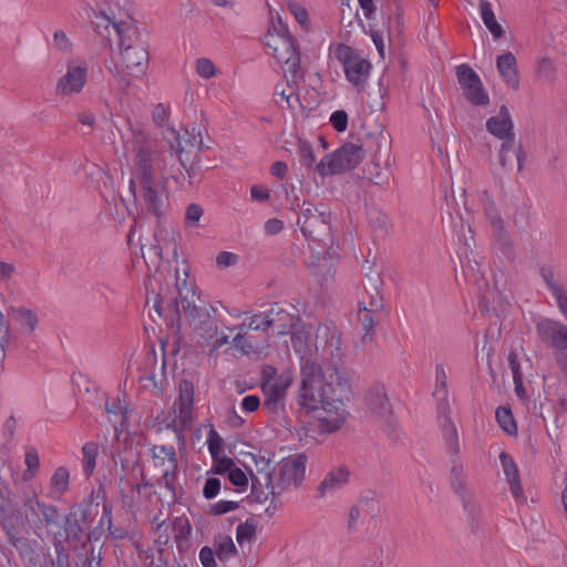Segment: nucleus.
<instances>
[{
  "instance_id": "49530a36",
  "label": "nucleus",
  "mask_w": 567,
  "mask_h": 567,
  "mask_svg": "<svg viewBox=\"0 0 567 567\" xmlns=\"http://www.w3.org/2000/svg\"><path fill=\"white\" fill-rule=\"evenodd\" d=\"M298 154L302 166L308 169H316V157L313 154V147L310 143L300 141L298 144Z\"/></svg>"
},
{
  "instance_id": "c03bdc74",
  "label": "nucleus",
  "mask_w": 567,
  "mask_h": 567,
  "mask_svg": "<svg viewBox=\"0 0 567 567\" xmlns=\"http://www.w3.org/2000/svg\"><path fill=\"white\" fill-rule=\"evenodd\" d=\"M159 236H162V233L155 235V237H154L155 244H150L148 246H146V245L141 246L142 256L146 262H147V259H150L153 264L164 259V256L162 255V250H161Z\"/></svg>"
},
{
  "instance_id": "a19ab883",
  "label": "nucleus",
  "mask_w": 567,
  "mask_h": 567,
  "mask_svg": "<svg viewBox=\"0 0 567 567\" xmlns=\"http://www.w3.org/2000/svg\"><path fill=\"white\" fill-rule=\"evenodd\" d=\"M496 420L501 427L508 434L516 433L517 426L514 421L512 411L507 408L499 406L495 412Z\"/></svg>"
},
{
  "instance_id": "ddd939ff",
  "label": "nucleus",
  "mask_w": 567,
  "mask_h": 567,
  "mask_svg": "<svg viewBox=\"0 0 567 567\" xmlns=\"http://www.w3.org/2000/svg\"><path fill=\"white\" fill-rule=\"evenodd\" d=\"M89 65L83 59H70L66 62V72L56 82L55 92L60 96L80 94L87 82Z\"/></svg>"
},
{
  "instance_id": "6e6d98bb",
  "label": "nucleus",
  "mask_w": 567,
  "mask_h": 567,
  "mask_svg": "<svg viewBox=\"0 0 567 567\" xmlns=\"http://www.w3.org/2000/svg\"><path fill=\"white\" fill-rule=\"evenodd\" d=\"M514 141L511 142H502L499 152H498V164L505 171H512L513 162L508 157L509 152L513 151Z\"/></svg>"
},
{
  "instance_id": "e2e57ef3",
  "label": "nucleus",
  "mask_w": 567,
  "mask_h": 567,
  "mask_svg": "<svg viewBox=\"0 0 567 567\" xmlns=\"http://www.w3.org/2000/svg\"><path fill=\"white\" fill-rule=\"evenodd\" d=\"M230 483L237 487H246L248 484V477L246 473L237 467L236 465L227 474Z\"/></svg>"
},
{
  "instance_id": "39448f33",
  "label": "nucleus",
  "mask_w": 567,
  "mask_h": 567,
  "mask_svg": "<svg viewBox=\"0 0 567 567\" xmlns=\"http://www.w3.org/2000/svg\"><path fill=\"white\" fill-rule=\"evenodd\" d=\"M390 135L380 132L377 135H370L365 142V148L362 144L347 142L332 154L326 155L316 165V171L321 176L337 175L355 168L363 159L365 152L373 156L377 165L382 162L388 164L390 159Z\"/></svg>"
},
{
  "instance_id": "9b49d317",
  "label": "nucleus",
  "mask_w": 567,
  "mask_h": 567,
  "mask_svg": "<svg viewBox=\"0 0 567 567\" xmlns=\"http://www.w3.org/2000/svg\"><path fill=\"white\" fill-rule=\"evenodd\" d=\"M336 59L342 64L347 80L358 89H363L369 79L371 63L350 45L339 43L334 49Z\"/></svg>"
},
{
  "instance_id": "774afa93",
  "label": "nucleus",
  "mask_w": 567,
  "mask_h": 567,
  "mask_svg": "<svg viewBox=\"0 0 567 567\" xmlns=\"http://www.w3.org/2000/svg\"><path fill=\"white\" fill-rule=\"evenodd\" d=\"M199 559L204 567H217L215 560V551L208 546H205L200 549Z\"/></svg>"
},
{
  "instance_id": "1a4fd4ad",
  "label": "nucleus",
  "mask_w": 567,
  "mask_h": 567,
  "mask_svg": "<svg viewBox=\"0 0 567 567\" xmlns=\"http://www.w3.org/2000/svg\"><path fill=\"white\" fill-rule=\"evenodd\" d=\"M437 421L442 430V436L446 451L455 456L460 452V441L455 424L451 420L449 404L447 375L442 364L435 367V391Z\"/></svg>"
},
{
  "instance_id": "a18cd8bd",
  "label": "nucleus",
  "mask_w": 567,
  "mask_h": 567,
  "mask_svg": "<svg viewBox=\"0 0 567 567\" xmlns=\"http://www.w3.org/2000/svg\"><path fill=\"white\" fill-rule=\"evenodd\" d=\"M16 319L19 322V324L28 330V332H32L37 324H38V318L35 313L27 308H18L14 311Z\"/></svg>"
},
{
  "instance_id": "9d476101",
  "label": "nucleus",
  "mask_w": 567,
  "mask_h": 567,
  "mask_svg": "<svg viewBox=\"0 0 567 567\" xmlns=\"http://www.w3.org/2000/svg\"><path fill=\"white\" fill-rule=\"evenodd\" d=\"M297 224L305 237L324 241L331 236V213L323 204L303 202Z\"/></svg>"
},
{
  "instance_id": "09e8293b",
  "label": "nucleus",
  "mask_w": 567,
  "mask_h": 567,
  "mask_svg": "<svg viewBox=\"0 0 567 567\" xmlns=\"http://www.w3.org/2000/svg\"><path fill=\"white\" fill-rule=\"evenodd\" d=\"M207 445L208 451L212 455V458H216V456L221 455L224 452V442L220 435L212 429L207 435Z\"/></svg>"
},
{
  "instance_id": "79ce46f5",
  "label": "nucleus",
  "mask_w": 567,
  "mask_h": 567,
  "mask_svg": "<svg viewBox=\"0 0 567 567\" xmlns=\"http://www.w3.org/2000/svg\"><path fill=\"white\" fill-rule=\"evenodd\" d=\"M105 411L109 414H112V415H114L116 417H120V421H118L120 426L121 427L125 426V423H126V420H127L128 410H127V406L125 404H123V402L121 401L120 398H116L113 401L106 400V402H105Z\"/></svg>"
},
{
  "instance_id": "dca6fc26",
  "label": "nucleus",
  "mask_w": 567,
  "mask_h": 567,
  "mask_svg": "<svg viewBox=\"0 0 567 567\" xmlns=\"http://www.w3.org/2000/svg\"><path fill=\"white\" fill-rule=\"evenodd\" d=\"M456 78L464 96L473 105H487L489 96L477 73L467 64L456 66Z\"/></svg>"
},
{
  "instance_id": "cd10ccee",
  "label": "nucleus",
  "mask_w": 567,
  "mask_h": 567,
  "mask_svg": "<svg viewBox=\"0 0 567 567\" xmlns=\"http://www.w3.org/2000/svg\"><path fill=\"white\" fill-rule=\"evenodd\" d=\"M69 470L64 466H59L50 477L48 497L55 501L60 499L62 495L69 489Z\"/></svg>"
},
{
  "instance_id": "e433bc0d",
  "label": "nucleus",
  "mask_w": 567,
  "mask_h": 567,
  "mask_svg": "<svg viewBox=\"0 0 567 567\" xmlns=\"http://www.w3.org/2000/svg\"><path fill=\"white\" fill-rule=\"evenodd\" d=\"M215 553L217 558L220 561H225L230 557L235 556L237 553L236 546L231 539V537L226 535H220L215 538L214 542Z\"/></svg>"
},
{
  "instance_id": "4be33fe9",
  "label": "nucleus",
  "mask_w": 567,
  "mask_h": 567,
  "mask_svg": "<svg viewBox=\"0 0 567 567\" xmlns=\"http://www.w3.org/2000/svg\"><path fill=\"white\" fill-rule=\"evenodd\" d=\"M499 460L513 497L517 503L526 502V497L520 485L518 467L513 457L507 453L502 452Z\"/></svg>"
},
{
  "instance_id": "393cba45",
  "label": "nucleus",
  "mask_w": 567,
  "mask_h": 567,
  "mask_svg": "<svg viewBox=\"0 0 567 567\" xmlns=\"http://www.w3.org/2000/svg\"><path fill=\"white\" fill-rule=\"evenodd\" d=\"M496 66L503 80L513 89H518L519 78L515 55L512 52H506L497 56Z\"/></svg>"
},
{
  "instance_id": "680f3d73",
  "label": "nucleus",
  "mask_w": 567,
  "mask_h": 567,
  "mask_svg": "<svg viewBox=\"0 0 567 567\" xmlns=\"http://www.w3.org/2000/svg\"><path fill=\"white\" fill-rule=\"evenodd\" d=\"M508 363L513 373V380L515 383V390L519 394V390L523 388L522 373L519 371V363L517 362V358L514 353H511L508 357Z\"/></svg>"
},
{
  "instance_id": "a211bd4d",
  "label": "nucleus",
  "mask_w": 567,
  "mask_h": 567,
  "mask_svg": "<svg viewBox=\"0 0 567 567\" xmlns=\"http://www.w3.org/2000/svg\"><path fill=\"white\" fill-rule=\"evenodd\" d=\"M513 122L508 109L502 105L496 116H492L486 122V130L502 142L515 141L513 132Z\"/></svg>"
},
{
  "instance_id": "bb28decb",
  "label": "nucleus",
  "mask_w": 567,
  "mask_h": 567,
  "mask_svg": "<svg viewBox=\"0 0 567 567\" xmlns=\"http://www.w3.org/2000/svg\"><path fill=\"white\" fill-rule=\"evenodd\" d=\"M174 135L175 143L171 144V153L176 155L177 161L179 162L181 166L186 171L188 176V183L192 185L194 183V177L196 175L194 165L187 166V162L189 161V151L186 150V144H190L189 140H183L178 133L175 131L172 132Z\"/></svg>"
},
{
  "instance_id": "7c9ffc66",
  "label": "nucleus",
  "mask_w": 567,
  "mask_h": 567,
  "mask_svg": "<svg viewBox=\"0 0 567 567\" xmlns=\"http://www.w3.org/2000/svg\"><path fill=\"white\" fill-rule=\"evenodd\" d=\"M127 486L130 487L131 495L125 494L123 487H121L120 493L123 497V502L130 506H132L133 502L135 501V494L141 496L143 489L148 488V492H145L144 494L145 498L147 499H150L154 494V492L151 491L153 484L146 478L145 474L141 476L137 482L127 481Z\"/></svg>"
},
{
  "instance_id": "473e14b6",
  "label": "nucleus",
  "mask_w": 567,
  "mask_h": 567,
  "mask_svg": "<svg viewBox=\"0 0 567 567\" xmlns=\"http://www.w3.org/2000/svg\"><path fill=\"white\" fill-rule=\"evenodd\" d=\"M121 468L127 476H120V488L122 484L127 485V481L137 482L145 474L144 465L140 458L130 462L127 458L121 460Z\"/></svg>"
},
{
  "instance_id": "6ab92c4d",
  "label": "nucleus",
  "mask_w": 567,
  "mask_h": 567,
  "mask_svg": "<svg viewBox=\"0 0 567 567\" xmlns=\"http://www.w3.org/2000/svg\"><path fill=\"white\" fill-rule=\"evenodd\" d=\"M194 405V385L190 381L183 380L179 383V396L174 403V412L179 423L186 425L192 420Z\"/></svg>"
},
{
  "instance_id": "2eb2a0df",
  "label": "nucleus",
  "mask_w": 567,
  "mask_h": 567,
  "mask_svg": "<svg viewBox=\"0 0 567 567\" xmlns=\"http://www.w3.org/2000/svg\"><path fill=\"white\" fill-rule=\"evenodd\" d=\"M365 401L371 415L388 434H392L395 431V421L384 386L381 384L372 386L365 396Z\"/></svg>"
},
{
  "instance_id": "bf43d9fd",
  "label": "nucleus",
  "mask_w": 567,
  "mask_h": 567,
  "mask_svg": "<svg viewBox=\"0 0 567 567\" xmlns=\"http://www.w3.org/2000/svg\"><path fill=\"white\" fill-rule=\"evenodd\" d=\"M239 507L238 502L234 501H219L209 505L208 513L215 516L226 514L228 512L235 511Z\"/></svg>"
},
{
  "instance_id": "2f4dec72",
  "label": "nucleus",
  "mask_w": 567,
  "mask_h": 567,
  "mask_svg": "<svg viewBox=\"0 0 567 567\" xmlns=\"http://www.w3.org/2000/svg\"><path fill=\"white\" fill-rule=\"evenodd\" d=\"M151 453L156 467L174 466L177 463L176 451L173 445H154Z\"/></svg>"
},
{
  "instance_id": "a878e982",
  "label": "nucleus",
  "mask_w": 567,
  "mask_h": 567,
  "mask_svg": "<svg viewBox=\"0 0 567 567\" xmlns=\"http://www.w3.org/2000/svg\"><path fill=\"white\" fill-rule=\"evenodd\" d=\"M540 276L567 319V290L555 279L554 270L550 267H542Z\"/></svg>"
},
{
  "instance_id": "412c9836",
  "label": "nucleus",
  "mask_w": 567,
  "mask_h": 567,
  "mask_svg": "<svg viewBox=\"0 0 567 567\" xmlns=\"http://www.w3.org/2000/svg\"><path fill=\"white\" fill-rule=\"evenodd\" d=\"M267 315L268 320L266 322L279 336L287 334L297 321V317L288 312L280 303H274L267 310Z\"/></svg>"
},
{
  "instance_id": "de8ad7c7",
  "label": "nucleus",
  "mask_w": 567,
  "mask_h": 567,
  "mask_svg": "<svg viewBox=\"0 0 567 567\" xmlns=\"http://www.w3.org/2000/svg\"><path fill=\"white\" fill-rule=\"evenodd\" d=\"M256 534V525L252 519L240 523L236 528V539L239 545L250 542Z\"/></svg>"
},
{
  "instance_id": "f3484780",
  "label": "nucleus",
  "mask_w": 567,
  "mask_h": 567,
  "mask_svg": "<svg viewBox=\"0 0 567 567\" xmlns=\"http://www.w3.org/2000/svg\"><path fill=\"white\" fill-rule=\"evenodd\" d=\"M292 383L290 372H284L278 375L272 382L266 381L262 383V392L265 394L264 406L271 412H276L284 405L287 389Z\"/></svg>"
},
{
  "instance_id": "69168bd1",
  "label": "nucleus",
  "mask_w": 567,
  "mask_h": 567,
  "mask_svg": "<svg viewBox=\"0 0 567 567\" xmlns=\"http://www.w3.org/2000/svg\"><path fill=\"white\" fill-rule=\"evenodd\" d=\"M220 491V481L215 477H209L206 480L204 488H203V495L207 499H212L218 495Z\"/></svg>"
},
{
  "instance_id": "5701e85b",
  "label": "nucleus",
  "mask_w": 567,
  "mask_h": 567,
  "mask_svg": "<svg viewBox=\"0 0 567 567\" xmlns=\"http://www.w3.org/2000/svg\"><path fill=\"white\" fill-rule=\"evenodd\" d=\"M451 485L453 489L462 497L465 511L473 522L480 517L481 508L465 499V473L462 463H454L451 467Z\"/></svg>"
},
{
  "instance_id": "864d4df0",
  "label": "nucleus",
  "mask_w": 567,
  "mask_h": 567,
  "mask_svg": "<svg viewBox=\"0 0 567 567\" xmlns=\"http://www.w3.org/2000/svg\"><path fill=\"white\" fill-rule=\"evenodd\" d=\"M374 497L371 498H362L358 505H354L350 508L349 517H348V528L353 529L361 514V505L364 504L368 507L373 509Z\"/></svg>"
},
{
  "instance_id": "423d86ee",
  "label": "nucleus",
  "mask_w": 567,
  "mask_h": 567,
  "mask_svg": "<svg viewBox=\"0 0 567 567\" xmlns=\"http://www.w3.org/2000/svg\"><path fill=\"white\" fill-rule=\"evenodd\" d=\"M99 503L85 498L71 508L70 513L64 516V529L52 532L56 551L63 548L64 542L72 543L74 546H84L91 540L89 528L99 515Z\"/></svg>"
},
{
  "instance_id": "8fccbe9b",
  "label": "nucleus",
  "mask_w": 567,
  "mask_h": 567,
  "mask_svg": "<svg viewBox=\"0 0 567 567\" xmlns=\"http://www.w3.org/2000/svg\"><path fill=\"white\" fill-rule=\"evenodd\" d=\"M234 466L235 462L233 458L221 454L216 456V458H213V467L210 472L218 475L228 474Z\"/></svg>"
},
{
  "instance_id": "f704fd0d",
  "label": "nucleus",
  "mask_w": 567,
  "mask_h": 567,
  "mask_svg": "<svg viewBox=\"0 0 567 567\" xmlns=\"http://www.w3.org/2000/svg\"><path fill=\"white\" fill-rule=\"evenodd\" d=\"M251 476V493L250 497L257 502V503H264L266 502L270 496L276 497L278 496L277 493H271L272 491L270 487L265 486V483H258L255 482L259 480L258 477H262V474H260V467L257 471V474H252L250 472ZM264 482V478H260Z\"/></svg>"
},
{
  "instance_id": "20e7f679",
  "label": "nucleus",
  "mask_w": 567,
  "mask_h": 567,
  "mask_svg": "<svg viewBox=\"0 0 567 567\" xmlns=\"http://www.w3.org/2000/svg\"><path fill=\"white\" fill-rule=\"evenodd\" d=\"M95 18L102 19L106 23V28L112 23L118 37L121 65L111 59L106 62V69L121 83L128 85V76L143 74L148 62V52L141 39V33L136 27L130 23L112 22L103 11L95 13Z\"/></svg>"
},
{
  "instance_id": "5fc2aeb1",
  "label": "nucleus",
  "mask_w": 567,
  "mask_h": 567,
  "mask_svg": "<svg viewBox=\"0 0 567 567\" xmlns=\"http://www.w3.org/2000/svg\"><path fill=\"white\" fill-rule=\"evenodd\" d=\"M196 72L203 79H210L216 75L217 69L212 60L200 58L196 61Z\"/></svg>"
},
{
  "instance_id": "ea45409f",
  "label": "nucleus",
  "mask_w": 567,
  "mask_h": 567,
  "mask_svg": "<svg viewBox=\"0 0 567 567\" xmlns=\"http://www.w3.org/2000/svg\"><path fill=\"white\" fill-rule=\"evenodd\" d=\"M162 236H159L161 240V250L164 258L169 261V257L172 260L177 262L178 254H177V244L174 238L173 233L161 231Z\"/></svg>"
},
{
  "instance_id": "3c124183",
  "label": "nucleus",
  "mask_w": 567,
  "mask_h": 567,
  "mask_svg": "<svg viewBox=\"0 0 567 567\" xmlns=\"http://www.w3.org/2000/svg\"><path fill=\"white\" fill-rule=\"evenodd\" d=\"M74 116L78 123L81 124L83 127L82 134H92L96 124V117L94 113L89 111H82L78 112Z\"/></svg>"
},
{
  "instance_id": "f257e3e1",
  "label": "nucleus",
  "mask_w": 567,
  "mask_h": 567,
  "mask_svg": "<svg viewBox=\"0 0 567 567\" xmlns=\"http://www.w3.org/2000/svg\"><path fill=\"white\" fill-rule=\"evenodd\" d=\"M163 274H155L145 282L146 305L167 321L171 328L179 331L183 322L187 323L197 336V342L207 346L218 330L217 309L206 307L196 291V285L188 280L185 266L176 268L173 281L163 285Z\"/></svg>"
},
{
  "instance_id": "c9c22d12",
  "label": "nucleus",
  "mask_w": 567,
  "mask_h": 567,
  "mask_svg": "<svg viewBox=\"0 0 567 567\" xmlns=\"http://www.w3.org/2000/svg\"><path fill=\"white\" fill-rule=\"evenodd\" d=\"M24 464L27 468L22 476L23 480L28 482L38 475L40 468V457L34 446H25Z\"/></svg>"
},
{
  "instance_id": "338daca9",
  "label": "nucleus",
  "mask_w": 567,
  "mask_h": 567,
  "mask_svg": "<svg viewBox=\"0 0 567 567\" xmlns=\"http://www.w3.org/2000/svg\"><path fill=\"white\" fill-rule=\"evenodd\" d=\"M53 47L62 52L71 50V42L64 31L58 30L53 33Z\"/></svg>"
},
{
  "instance_id": "58836bf2",
  "label": "nucleus",
  "mask_w": 567,
  "mask_h": 567,
  "mask_svg": "<svg viewBox=\"0 0 567 567\" xmlns=\"http://www.w3.org/2000/svg\"><path fill=\"white\" fill-rule=\"evenodd\" d=\"M83 453V472L86 476L92 475L96 466V457L99 454V446L94 442H87L82 447Z\"/></svg>"
},
{
  "instance_id": "aec40b11",
  "label": "nucleus",
  "mask_w": 567,
  "mask_h": 567,
  "mask_svg": "<svg viewBox=\"0 0 567 567\" xmlns=\"http://www.w3.org/2000/svg\"><path fill=\"white\" fill-rule=\"evenodd\" d=\"M350 470L346 465L331 468L319 484L317 492L319 497L332 494L349 483Z\"/></svg>"
},
{
  "instance_id": "4d7b16f0",
  "label": "nucleus",
  "mask_w": 567,
  "mask_h": 567,
  "mask_svg": "<svg viewBox=\"0 0 567 567\" xmlns=\"http://www.w3.org/2000/svg\"><path fill=\"white\" fill-rule=\"evenodd\" d=\"M204 209L198 204H189L185 212V224L190 227L198 226V221L203 217Z\"/></svg>"
},
{
  "instance_id": "b1692460",
  "label": "nucleus",
  "mask_w": 567,
  "mask_h": 567,
  "mask_svg": "<svg viewBox=\"0 0 567 567\" xmlns=\"http://www.w3.org/2000/svg\"><path fill=\"white\" fill-rule=\"evenodd\" d=\"M491 225L493 228L494 243L497 249L507 258L514 257V244L504 227V220L497 213L488 214Z\"/></svg>"
},
{
  "instance_id": "4c0bfd02",
  "label": "nucleus",
  "mask_w": 567,
  "mask_h": 567,
  "mask_svg": "<svg viewBox=\"0 0 567 567\" xmlns=\"http://www.w3.org/2000/svg\"><path fill=\"white\" fill-rule=\"evenodd\" d=\"M39 511L42 515L41 524H43L47 528L56 527L58 530H61V515L56 506L48 503H42L39 504Z\"/></svg>"
},
{
  "instance_id": "37998d69",
  "label": "nucleus",
  "mask_w": 567,
  "mask_h": 567,
  "mask_svg": "<svg viewBox=\"0 0 567 567\" xmlns=\"http://www.w3.org/2000/svg\"><path fill=\"white\" fill-rule=\"evenodd\" d=\"M285 76L287 79L286 85H277L275 89V92L277 95H279L282 100L286 101L287 105L289 107H293L292 100L298 102V97L296 96V89L298 87L300 82H297L296 84L289 81V74L285 73Z\"/></svg>"
},
{
  "instance_id": "0eeeda50",
  "label": "nucleus",
  "mask_w": 567,
  "mask_h": 567,
  "mask_svg": "<svg viewBox=\"0 0 567 567\" xmlns=\"http://www.w3.org/2000/svg\"><path fill=\"white\" fill-rule=\"evenodd\" d=\"M257 465L261 464L260 474H262L265 486L270 487L271 493L281 495L284 492L291 487H298L305 480L307 456L305 454H297L291 457L282 460L277 470L270 471L269 460L261 458L256 462ZM256 482L262 483L261 480Z\"/></svg>"
},
{
  "instance_id": "f8f14e48",
  "label": "nucleus",
  "mask_w": 567,
  "mask_h": 567,
  "mask_svg": "<svg viewBox=\"0 0 567 567\" xmlns=\"http://www.w3.org/2000/svg\"><path fill=\"white\" fill-rule=\"evenodd\" d=\"M536 330L539 339L553 348L555 361L567 377V326L559 321L543 319L537 323Z\"/></svg>"
},
{
  "instance_id": "603ef678",
  "label": "nucleus",
  "mask_w": 567,
  "mask_h": 567,
  "mask_svg": "<svg viewBox=\"0 0 567 567\" xmlns=\"http://www.w3.org/2000/svg\"><path fill=\"white\" fill-rule=\"evenodd\" d=\"M537 76L543 81L550 82L555 78V66L548 58H543L537 65Z\"/></svg>"
},
{
  "instance_id": "f03ea898",
  "label": "nucleus",
  "mask_w": 567,
  "mask_h": 567,
  "mask_svg": "<svg viewBox=\"0 0 567 567\" xmlns=\"http://www.w3.org/2000/svg\"><path fill=\"white\" fill-rule=\"evenodd\" d=\"M300 373L301 382L296 393V403L300 412L307 415L320 404H327L339 393L349 390L347 375L333 365L322 370L315 361L307 359L301 362Z\"/></svg>"
},
{
  "instance_id": "4468645a",
  "label": "nucleus",
  "mask_w": 567,
  "mask_h": 567,
  "mask_svg": "<svg viewBox=\"0 0 567 567\" xmlns=\"http://www.w3.org/2000/svg\"><path fill=\"white\" fill-rule=\"evenodd\" d=\"M344 393H339L327 404H320L310 414L317 422V427L320 434H329L338 431L344 423V409L342 396Z\"/></svg>"
},
{
  "instance_id": "7ed1b4c3",
  "label": "nucleus",
  "mask_w": 567,
  "mask_h": 567,
  "mask_svg": "<svg viewBox=\"0 0 567 567\" xmlns=\"http://www.w3.org/2000/svg\"><path fill=\"white\" fill-rule=\"evenodd\" d=\"M133 168L128 188L135 198H141L148 213L159 217L167 198L165 189L154 177L156 153L142 132L134 133Z\"/></svg>"
},
{
  "instance_id": "13d9d810",
  "label": "nucleus",
  "mask_w": 567,
  "mask_h": 567,
  "mask_svg": "<svg viewBox=\"0 0 567 567\" xmlns=\"http://www.w3.org/2000/svg\"><path fill=\"white\" fill-rule=\"evenodd\" d=\"M267 311L255 313L249 318L248 328L255 331L268 332L270 330Z\"/></svg>"
},
{
  "instance_id": "c756f323",
  "label": "nucleus",
  "mask_w": 567,
  "mask_h": 567,
  "mask_svg": "<svg viewBox=\"0 0 567 567\" xmlns=\"http://www.w3.org/2000/svg\"><path fill=\"white\" fill-rule=\"evenodd\" d=\"M383 317V315L372 313V311L359 308L358 320L364 331L361 339L362 343L367 344L373 341L374 327Z\"/></svg>"
},
{
  "instance_id": "052dcab7",
  "label": "nucleus",
  "mask_w": 567,
  "mask_h": 567,
  "mask_svg": "<svg viewBox=\"0 0 567 567\" xmlns=\"http://www.w3.org/2000/svg\"><path fill=\"white\" fill-rule=\"evenodd\" d=\"M330 123L337 132H344L348 127V114L343 110L334 111L330 116Z\"/></svg>"
},
{
  "instance_id": "6e6552de",
  "label": "nucleus",
  "mask_w": 567,
  "mask_h": 567,
  "mask_svg": "<svg viewBox=\"0 0 567 567\" xmlns=\"http://www.w3.org/2000/svg\"><path fill=\"white\" fill-rule=\"evenodd\" d=\"M266 45L272 51L277 62L282 63L285 73L289 74L292 83L301 82L305 71L300 66L301 58L296 40L289 34L286 25L280 24L276 32L266 35Z\"/></svg>"
},
{
  "instance_id": "72a5a7b5",
  "label": "nucleus",
  "mask_w": 567,
  "mask_h": 567,
  "mask_svg": "<svg viewBox=\"0 0 567 567\" xmlns=\"http://www.w3.org/2000/svg\"><path fill=\"white\" fill-rule=\"evenodd\" d=\"M164 483V486L172 493L173 499L176 502L183 494L182 487L178 484V470L177 463L167 466L158 484Z\"/></svg>"
},
{
  "instance_id": "c85d7f7f",
  "label": "nucleus",
  "mask_w": 567,
  "mask_h": 567,
  "mask_svg": "<svg viewBox=\"0 0 567 567\" xmlns=\"http://www.w3.org/2000/svg\"><path fill=\"white\" fill-rule=\"evenodd\" d=\"M478 8L481 18L493 38L497 40L504 37V29L496 20L491 2L487 0H480Z\"/></svg>"
},
{
  "instance_id": "0e129e2a",
  "label": "nucleus",
  "mask_w": 567,
  "mask_h": 567,
  "mask_svg": "<svg viewBox=\"0 0 567 567\" xmlns=\"http://www.w3.org/2000/svg\"><path fill=\"white\" fill-rule=\"evenodd\" d=\"M289 12L295 17L296 21L303 28H307L309 24V16L305 8L300 7L297 3L289 4Z\"/></svg>"
}]
</instances>
